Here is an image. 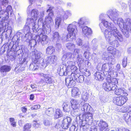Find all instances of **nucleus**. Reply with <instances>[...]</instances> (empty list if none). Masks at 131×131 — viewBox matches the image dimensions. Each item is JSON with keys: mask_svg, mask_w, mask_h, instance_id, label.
Instances as JSON below:
<instances>
[{"mask_svg": "<svg viewBox=\"0 0 131 131\" xmlns=\"http://www.w3.org/2000/svg\"><path fill=\"white\" fill-rule=\"evenodd\" d=\"M107 14L102 13L100 16V20H101V23L99 25L102 31H104L105 28H107L103 32L105 38L108 40V42L110 45L115 47H117L119 46L118 40L120 42H122L124 40L123 38L113 24L111 23H108L105 20L106 17L107 16L109 17Z\"/></svg>", "mask_w": 131, "mask_h": 131, "instance_id": "obj_1", "label": "nucleus"}, {"mask_svg": "<svg viewBox=\"0 0 131 131\" xmlns=\"http://www.w3.org/2000/svg\"><path fill=\"white\" fill-rule=\"evenodd\" d=\"M44 15V12L43 11L40 12V17L38 20L37 19L36 23H37L39 26L42 25L43 29L46 30V33L47 34H49L51 31L50 26L51 25V19L50 17L48 18H45V21L43 22V17Z\"/></svg>", "mask_w": 131, "mask_h": 131, "instance_id": "obj_2", "label": "nucleus"}, {"mask_svg": "<svg viewBox=\"0 0 131 131\" xmlns=\"http://www.w3.org/2000/svg\"><path fill=\"white\" fill-rule=\"evenodd\" d=\"M107 14L109 16V18L113 21L115 23H117L119 28L124 29V27L125 21L121 18H119L117 19L118 13V12L116 10H110L108 11Z\"/></svg>", "mask_w": 131, "mask_h": 131, "instance_id": "obj_3", "label": "nucleus"}, {"mask_svg": "<svg viewBox=\"0 0 131 131\" xmlns=\"http://www.w3.org/2000/svg\"><path fill=\"white\" fill-rule=\"evenodd\" d=\"M77 23L74 22L69 24L67 30L69 32V34L67 35L66 37L68 40L71 41L75 40V35L77 34L78 30L76 25Z\"/></svg>", "mask_w": 131, "mask_h": 131, "instance_id": "obj_4", "label": "nucleus"}, {"mask_svg": "<svg viewBox=\"0 0 131 131\" xmlns=\"http://www.w3.org/2000/svg\"><path fill=\"white\" fill-rule=\"evenodd\" d=\"M124 29H122V31L124 35L127 38L129 36V32H131V19L126 18L125 20Z\"/></svg>", "mask_w": 131, "mask_h": 131, "instance_id": "obj_5", "label": "nucleus"}, {"mask_svg": "<svg viewBox=\"0 0 131 131\" xmlns=\"http://www.w3.org/2000/svg\"><path fill=\"white\" fill-rule=\"evenodd\" d=\"M108 52H104L102 55V57L104 60H108L111 56L110 55L115 56L118 51L112 46H109L107 49Z\"/></svg>", "mask_w": 131, "mask_h": 131, "instance_id": "obj_6", "label": "nucleus"}, {"mask_svg": "<svg viewBox=\"0 0 131 131\" xmlns=\"http://www.w3.org/2000/svg\"><path fill=\"white\" fill-rule=\"evenodd\" d=\"M33 62L39 64L40 62L41 58L43 56V54L37 50H34L30 53Z\"/></svg>", "mask_w": 131, "mask_h": 131, "instance_id": "obj_7", "label": "nucleus"}, {"mask_svg": "<svg viewBox=\"0 0 131 131\" xmlns=\"http://www.w3.org/2000/svg\"><path fill=\"white\" fill-rule=\"evenodd\" d=\"M11 50L14 51L13 54L10 56V58L13 57V59H15L16 57L19 58L20 56H22L21 53V50L18 44H14L11 48Z\"/></svg>", "mask_w": 131, "mask_h": 131, "instance_id": "obj_8", "label": "nucleus"}, {"mask_svg": "<svg viewBox=\"0 0 131 131\" xmlns=\"http://www.w3.org/2000/svg\"><path fill=\"white\" fill-rule=\"evenodd\" d=\"M30 29H31V27L26 24L23 29L24 33L26 34L24 37L22 38V40L25 41H28L32 38V34L30 32Z\"/></svg>", "mask_w": 131, "mask_h": 131, "instance_id": "obj_9", "label": "nucleus"}, {"mask_svg": "<svg viewBox=\"0 0 131 131\" xmlns=\"http://www.w3.org/2000/svg\"><path fill=\"white\" fill-rule=\"evenodd\" d=\"M39 75L41 77H43V79H41L39 82L40 85V84H43V85H44L45 83L51 84L53 82V79L51 78L50 75L48 74H45L43 73H40Z\"/></svg>", "mask_w": 131, "mask_h": 131, "instance_id": "obj_10", "label": "nucleus"}, {"mask_svg": "<svg viewBox=\"0 0 131 131\" xmlns=\"http://www.w3.org/2000/svg\"><path fill=\"white\" fill-rule=\"evenodd\" d=\"M75 62L71 61H67L65 63V66L67 69L68 72H70V74H71L77 70V67L75 65Z\"/></svg>", "mask_w": 131, "mask_h": 131, "instance_id": "obj_11", "label": "nucleus"}, {"mask_svg": "<svg viewBox=\"0 0 131 131\" xmlns=\"http://www.w3.org/2000/svg\"><path fill=\"white\" fill-rule=\"evenodd\" d=\"M117 88V85L115 84H113L108 81L104 82L103 84V88L107 91L111 90H114Z\"/></svg>", "mask_w": 131, "mask_h": 131, "instance_id": "obj_12", "label": "nucleus"}, {"mask_svg": "<svg viewBox=\"0 0 131 131\" xmlns=\"http://www.w3.org/2000/svg\"><path fill=\"white\" fill-rule=\"evenodd\" d=\"M128 100L127 97H115L113 99V103L117 105L121 106L125 103Z\"/></svg>", "mask_w": 131, "mask_h": 131, "instance_id": "obj_13", "label": "nucleus"}, {"mask_svg": "<svg viewBox=\"0 0 131 131\" xmlns=\"http://www.w3.org/2000/svg\"><path fill=\"white\" fill-rule=\"evenodd\" d=\"M26 24L30 26L31 27V29L34 32H36L37 30L36 29L37 23L36 21L32 17L28 18L27 19Z\"/></svg>", "mask_w": 131, "mask_h": 131, "instance_id": "obj_14", "label": "nucleus"}, {"mask_svg": "<svg viewBox=\"0 0 131 131\" xmlns=\"http://www.w3.org/2000/svg\"><path fill=\"white\" fill-rule=\"evenodd\" d=\"M74 80L73 77H69L67 78H66V84L68 88L73 87L75 85V82Z\"/></svg>", "mask_w": 131, "mask_h": 131, "instance_id": "obj_15", "label": "nucleus"}, {"mask_svg": "<svg viewBox=\"0 0 131 131\" xmlns=\"http://www.w3.org/2000/svg\"><path fill=\"white\" fill-rule=\"evenodd\" d=\"M71 119L69 117H64L62 121V128L65 129H67L71 123Z\"/></svg>", "mask_w": 131, "mask_h": 131, "instance_id": "obj_16", "label": "nucleus"}, {"mask_svg": "<svg viewBox=\"0 0 131 131\" xmlns=\"http://www.w3.org/2000/svg\"><path fill=\"white\" fill-rule=\"evenodd\" d=\"M97 123L98 125L99 129L101 131H103L104 130L108 127L107 123L102 119L99 121H97Z\"/></svg>", "mask_w": 131, "mask_h": 131, "instance_id": "obj_17", "label": "nucleus"}, {"mask_svg": "<svg viewBox=\"0 0 131 131\" xmlns=\"http://www.w3.org/2000/svg\"><path fill=\"white\" fill-rule=\"evenodd\" d=\"M102 69L108 72V73L112 72V71H115V69L113 66L110 65L108 63L104 64L102 67ZM108 74H109L108 73Z\"/></svg>", "mask_w": 131, "mask_h": 131, "instance_id": "obj_18", "label": "nucleus"}, {"mask_svg": "<svg viewBox=\"0 0 131 131\" xmlns=\"http://www.w3.org/2000/svg\"><path fill=\"white\" fill-rule=\"evenodd\" d=\"M1 20V23L0 24H1V27H0L1 28L2 31L4 30L5 31V30L7 27L6 23L5 22V21H6L9 18V16H6L3 17Z\"/></svg>", "mask_w": 131, "mask_h": 131, "instance_id": "obj_19", "label": "nucleus"}, {"mask_svg": "<svg viewBox=\"0 0 131 131\" xmlns=\"http://www.w3.org/2000/svg\"><path fill=\"white\" fill-rule=\"evenodd\" d=\"M83 35L87 37H89L92 33L91 29L87 26H84L82 28Z\"/></svg>", "mask_w": 131, "mask_h": 131, "instance_id": "obj_20", "label": "nucleus"}, {"mask_svg": "<svg viewBox=\"0 0 131 131\" xmlns=\"http://www.w3.org/2000/svg\"><path fill=\"white\" fill-rule=\"evenodd\" d=\"M71 76H73L74 80L78 82L82 83L84 81V77L83 75L73 74H71Z\"/></svg>", "mask_w": 131, "mask_h": 131, "instance_id": "obj_21", "label": "nucleus"}, {"mask_svg": "<svg viewBox=\"0 0 131 131\" xmlns=\"http://www.w3.org/2000/svg\"><path fill=\"white\" fill-rule=\"evenodd\" d=\"M92 116V114L90 113L85 115V121L88 125H91L93 123Z\"/></svg>", "mask_w": 131, "mask_h": 131, "instance_id": "obj_22", "label": "nucleus"}, {"mask_svg": "<svg viewBox=\"0 0 131 131\" xmlns=\"http://www.w3.org/2000/svg\"><path fill=\"white\" fill-rule=\"evenodd\" d=\"M115 93L117 95L125 96L127 95L126 90L123 88H120L116 89L115 91Z\"/></svg>", "mask_w": 131, "mask_h": 131, "instance_id": "obj_23", "label": "nucleus"}, {"mask_svg": "<svg viewBox=\"0 0 131 131\" xmlns=\"http://www.w3.org/2000/svg\"><path fill=\"white\" fill-rule=\"evenodd\" d=\"M67 69L65 66H62L60 67V70L59 71V74L61 76L70 75V72H68Z\"/></svg>", "mask_w": 131, "mask_h": 131, "instance_id": "obj_24", "label": "nucleus"}, {"mask_svg": "<svg viewBox=\"0 0 131 131\" xmlns=\"http://www.w3.org/2000/svg\"><path fill=\"white\" fill-rule=\"evenodd\" d=\"M64 19L63 15H59L55 19V24L56 28H58L61 22L63 21Z\"/></svg>", "mask_w": 131, "mask_h": 131, "instance_id": "obj_25", "label": "nucleus"}, {"mask_svg": "<svg viewBox=\"0 0 131 131\" xmlns=\"http://www.w3.org/2000/svg\"><path fill=\"white\" fill-rule=\"evenodd\" d=\"M11 69L10 66L7 65H4L2 66L0 69V71L2 73H3V76L6 75V72H9Z\"/></svg>", "mask_w": 131, "mask_h": 131, "instance_id": "obj_26", "label": "nucleus"}, {"mask_svg": "<svg viewBox=\"0 0 131 131\" xmlns=\"http://www.w3.org/2000/svg\"><path fill=\"white\" fill-rule=\"evenodd\" d=\"M52 40L54 43H57L60 40V36L58 32H55L53 33Z\"/></svg>", "mask_w": 131, "mask_h": 131, "instance_id": "obj_27", "label": "nucleus"}, {"mask_svg": "<svg viewBox=\"0 0 131 131\" xmlns=\"http://www.w3.org/2000/svg\"><path fill=\"white\" fill-rule=\"evenodd\" d=\"M91 106L88 104L85 103L81 107V111L85 113H90L89 111L90 110Z\"/></svg>", "mask_w": 131, "mask_h": 131, "instance_id": "obj_28", "label": "nucleus"}, {"mask_svg": "<svg viewBox=\"0 0 131 131\" xmlns=\"http://www.w3.org/2000/svg\"><path fill=\"white\" fill-rule=\"evenodd\" d=\"M71 103L72 105V107L73 109H79L80 105L79 102L77 100L72 99L71 101Z\"/></svg>", "mask_w": 131, "mask_h": 131, "instance_id": "obj_29", "label": "nucleus"}, {"mask_svg": "<svg viewBox=\"0 0 131 131\" xmlns=\"http://www.w3.org/2000/svg\"><path fill=\"white\" fill-rule=\"evenodd\" d=\"M89 20L85 17H81L78 20V23L79 26L83 25H87L89 23Z\"/></svg>", "mask_w": 131, "mask_h": 131, "instance_id": "obj_30", "label": "nucleus"}, {"mask_svg": "<svg viewBox=\"0 0 131 131\" xmlns=\"http://www.w3.org/2000/svg\"><path fill=\"white\" fill-rule=\"evenodd\" d=\"M95 79L99 81H101L104 79V75L102 73L99 72H96L94 74Z\"/></svg>", "mask_w": 131, "mask_h": 131, "instance_id": "obj_31", "label": "nucleus"}, {"mask_svg": "<svg viewBox=\"0 0 131 131\" xmlns=\"http://www.w3.org/2000/svg\"><path fill=\"white\" fill-rule=\"evenodd\" d=\"M50 59V56H48L43 59L41 64L42 66L45 67L50 64H51Z\"/></svg>", "mask_w": 131, "mask_h": 131, "instance_id": "obj_32", "label": "nucleus"}, {"mask_svg": "<svg viewBox=\"0 0 131 131\" xmlns=\"http://www.w3.org/2000/svg\"><path fill=\"white\" fill-rule=\"evenodd\" d=\"M31 16L32 17H34L36 21L37 18L40 17V13H39L38 10L37 9H32L31 12Z\"/></svg>", "mask_w": 131, "mask_h": 131, "instance_id": "obj_33", "label": "nucleus"}, {"mask_svg": "<svg viewBox=\"0 0 131 131\" xmlns=\"http://www.w3.org/2000/svg\"><path fill=\"white\" fill-rule=\"evenodd\" d=\"M39 64H37L36 63L32 62V63H30L29 66V69L32 71L36 70L39 68Z\"/></svg>", "mask_w": 131, "mask_h": 131, "instance_id": "obj_34", "label": "nucleus"}, {"mask_svg": "<svg viewBox=\"0 0 131 131\" xmlns=\"http://www.w3.org/2000/svg\"><path fill=\"white\" fill-rule=\"evenodd\" d=\"M84 122V121H82L80 123V129L81 130L83 131H87L89 129V125L86 124L84 125L83 124V122Z\"/></svg>", "mask_w": 131, "mask_h": 131, "instance_id": "obj_35", "label": "nucleus"}, {"mask_svg": "<svg viewBox=\"0 0 131 131\" xmlns=\"http://www.w3.org/2000/svg\"><path fill=\"white\" fill-rule=\"evenodd\" d=\"M48 36L45 35H42L41 37V43L43 45L47 44L49 41Z\"/></svg>", "mask_w": 131, "mask_h": 131, "instance_id": "obj_36", "label": "nucleus"}, {"mask_svg": "<svg viewBox=\"0 0 131 131\" xmlns=\"http://www.w3.org/2000/svg\"><path fill=\"white\" fill-rule=\"evenodd\" d=\"M53 8V7L51 6H50L49 8L47 10V12L50 13L48 14V16H46L45 18H50L51 19V25L53 24V21L51 16H52L53 15V12H52V9Z\"/></svg>", "mask_w": 131, "mask_h": 131, "instance_id": "obj_37", "label": "nucleus"}, {"mask_svg": "<svg viewBox=\"0 0 131 131\" xmlns=\"http://www.w3.org/2000/svg\"><path fill=\"white\" fill-rule=\"evenodd\" d=\"M110 75L108 76L107 77L106 79V81H108L112 83L113 84H117L118 82V80L116 78H113L111 79Z\"/></svg>", "mask_w": 131, "mask_h": 131, "instance_id": "obj_38", "label": "nucleus"}, {"mask_svg": "<svg viewBox=\"0 0 131 131\" xmlns=\"http://www.w3.org/2000/svg\"><path fill=\"white\" fill-rule=\"evenodd\" d=\"M63 115V114L61 110L59 109H57L56 110L54 116L55 118H58L62 116Z\"/></svg>", "mask_w": 131, "mask_h": 131, "instance_id": "obj_39", "label": "nucleus"}, {"mask_svg": "<svg viewBox=\"0 0 131 131\" xmlns=\"http://www.w3.org/2000/svg\"><path fill=\"white\" fill-rule=\"evenodd\" d=\"M55 49L54 47L52 46H48L46 50L47 54H52L54 52Z\"/></svg>", "mask_w": 131, "mask_h": 131, "instance_id": "obj_40", "label": "nucleus"}, {"mask_svg": "<svg viewBox=\"0 0 131 131\" xmlns=\"http://www.w3.org/2000/svg\"><path fill=\"white\" fill-rule=\"evenodd\" d=\"M131 114L129 113H125L124 115L123 118L128 123L130 121H131Z\"/></svg>", "mask_w": 131, "mask_h": 131, "instance_id": "obj_41", "label": "nucleus"}, {"mask_svg": "<svg viewBox=\"0 0 131 131\" xmlns=\"http://www.w3.org/2000/svg\"><path fill=\"white\" fill-rule=\"evenodd\" d=\"M63 110L65 112H69L70 110V106L66 103H64L62 105Z\"/></svg>", "mask_w": 131, "mask_h": 131, "instance_id": "obj_42", "label": "nucleus"}, {"mask_svg": "<svg viewBox=\"0 0 131 131\" xmlns=\"http://www.w3.org/2000/svg\"><path fill=\"white\" fill-rule=\"evenodd\" d=\"M62 14L64 15H63L64 19H67L69 17L71 16L72 15L71 11L69 10H67L66 11H63Z\"/></svg>", "mask_w": 131, "mask_h": 131, "instance_id": "obj_43", "label": "nucleus"}, {"mask_svg": "<svg viewBox=\"0 0 131 131\" xmlns=\"http://www.w3.org/2000/svg\"><path fill=\"white\" fill-rule=\"evenodd\" d=\"M76 61L77 63L79 64H81L84 61V59H83L82 56L81 54H78L76 59Z\"/></svg>", "mask_w": 131, "mask_h": 131, "instance_id": "obj_44", "label": "nucleus"}, {"mask_svg": "<svg viewBox=\"0 0 131 131\" xmlns=\"http://www.w3.org/2000/svg\"><path fill=\"white\" fill-rule=\"evenodd\" d=\"M114 56H111L108 60V63L111 66H113L116 63V60Z\"/></svg>", "mask_w": 131, "mask_h": 131, "instance_id": "obj_45", "label": "nucleus"}, {"mask_svg": "<svg viewBox=\"0 0 131 131\" xmlns=\"http://www.w3.org/2000/svg\"><path fill=\"white\" fill-rule=\"evenodd\" d=\"M79 90L77 88H74L71 90L72 95L73 97L78 95L79 94Z\"/></svg>", "mask_w": 131, "mask_h": 131, "instance_id": "obj_46", "label": "nucleus"}, {"mask_svg": "<svg viewBox=\"0 0 131 131\" xmlns=\"http://www.w3.org/2000/svg\"><path fill=\"white\" fill-rule=\"evenodd\" d=\"M79 109L75 108V109H72L71 113V115L73 117L78 116L79 115Z\"/></svg>", "mask_w": 131, "mask_h": 131, "instance_id": "obj_47", "label": "nucleus"}, {"mask_svg": "<svg viewBox=\"0 0 131 131\" xmlns=\"http://www.w3.org/2000/svg\"><path fill=\"white\" fill-rule=\"evenodd\" d=\"M66 47L68 50L72 51L75 47V45L72 43H69L66 44Z\"/></svg>", "mask_w": 131, "mask_h": 131, "instance_id": "obj_48", "label": "nucleus"}, {"mask_svg": "<svg viewBox=\"0 0 131 131\" xmlns=\"http://www.w3.org/2000/svg\"><path fill=\"white\" fill-rule=\"evenodd\" d=\"M6 12H7V15L9 16L10 15L11 16L12 13L13 12V10L12 6L10 5L8 6L6 8V9L5 10Z\"/></svg>", "mask_w": 131, "mask_h": 131, "instance_id": "obj_49", "label": "nucleus"}, {"mask_svg": "<svg viewBox=\"0 0 131 131\" xmlns=\"http://www.w3.org/2000/svg\"><path fill=\"white\" fill-rule=\"evenodd\" d=\"M24 55V58L23 57L22 55L21 57L20 56L19 58H17L19 59V63L20 64H22L26 61L28 56L27 54H25Z\"/></svg>", "mask_w": 131, "mask_h": 131, "instance_id": "obj_50", "label": "nucleus"}, {"mask_svg": "<svg viewBox=\"0 0 131 131\" xmlns=\"http://www.w3.org/2000/svg\"><path fill=\"white\" fill-rule=\"evenodd\" d=\"M92 48L94 50H95L98 48V43L97 42L96 40L95 39H93L92 41Z\"/></svg>", "mask_w": 131, "mask_h": 131, "instance_id": "obj_51", "label": "nucleus"}, {"mask_svg": "<svg viewBox=\"0 0 131 131\" xmlns=\"http://www.w3.org/2000/svg\"><path fill=\"white\" fill-rule=\"evenodd\" d=\"M89 94L86 92H84L82 94L81 98L82 100L86 101L88 100Z\"/></svg>", "mask_w": 131, "mask_h": 131, "instance_id": "obj_52", "label": "nucleus"}, {"mask_svg": "<svg viewBox=\"0 0 131 131\" xmlns=\"http://www.w3.org/2000/svg\"><path fill=\"white\" fill-rule=\"evenodd\" d=\"M26 42H29V45L30 46L31 48L32 47H34L37 43L34 39H32L31 38L29 41Z\"/></svg>", "mask_w": 131, "mask_h": 131, "instance_id": "obj_53", "label": "nucleus"}, {"mask_svg": "<svg viewBox=\"0 0 131 131\" xmlns=\"http://www.w3.org/2000/svg\"><path fill=\"white\" fill-rule=\"evenodd\" d=\"M53 112V110L52 108H49L46 111V113L48 116H50L52 115Z\"/></svg>", "mask_w": 131, "mask_h": 131, "instance_id": "obj_54", "label": "nucleus"}, {"mask_svg": "<svg viewBox=\"0 0 131 131\" xmlns=\"http://www.w3.org/2000/svg\"><path fill=\"white\" fill-rule=\"evenodd\" d=\"M31 125L29 124H26L24 126V131H31L30 129Z\"/></svg>", "mask_w": 131, "mask_h": 131, "instance_id": "obj_55", "label": "nucleus"}, {"mask_svg": "<svg viewBox=\"0 0 131 131\" xmlns=\"http://www.w3.org/2000/svg\"><path fill=\"white\" fill-rule=\"evenodd\" d=\"M50 57V60H51V64H54L56 62L57 58V56L55 55L51 56Z\"/></svg>", "mask_w": 131, "mask_h": 131, "instance_id": "obj_56", "label": "nucleus"}, {"mask_svg": "<svg viewBox=\"0 0 131 131\" xmlns=\"http://www.w3.org/2000/svg\"><path fill=\"white\" fill-rule=\"evenodd\" d=\"M43 29L40 28L38 29L37 31H36V32H37L38 35L39 36L41 35H44L43 34H45V31H46V30L45 29H44L43 28Z\"/></svg>", "mask_w": 131, "mask_h": 131, "instance_id": "obj_57", "label": "nucleus"}, {"mask_svg": "<svg viewBox=\"0 0 131 131\" xmlns=\"http://www.w3.org/2000/svg\"><path fill=\"white\" fill-rule=\"evenodd\" d=\"M1 8H2V7H1ZM7 12H6L5 10L1 9L0 11V18L2 17L8 16L7 15Z\"/></svg>", "mask_w": 131, "mask_h": 131, "instance_id": "obj_58", "label": "nucleus"}, {"mask_svg": "<svg viewBox=\"0 0 131 131\" xmlns=\"http://www.w3.org/2000/svg\"><path fill=\"white\" fill-rule=\"evenodd\" d=\"M0 3L2 6L5 7L8 4V0H0Z\"/></svg>", "mask_w": 131, "mask_h": 131, "instance_id": "obj_59", "label": "nucleus"}, {"mask_svg": "<svg viewBox=\"0 0 131 131\" xmlns=\"http://www.w3.org/2000/svg\"><path fill=\"white\" fill-rule=\"evenodd\" d=\"M124 110V112H131V105L129 106L126 107H124L123 108Z\"/></svg>", "mask_w": 131, "mask_h": 131, "instance_id": "obj_60", "label": "nucleus"}, {"mask_svg": "<svg viewBox=\"0 0 131 131\" xmlns=\"http://www.w3.org/2000/svg\"><path fill=\"white\" fill-rule=\"evenodd\" d=\"M33 126L35 128H38L40 127V125L38 123L37 121L34 120L33 121Z\"/></svg>", "mask_w": 131, "mask_h": 131, "instance_id": "obj_61", "label": "nucleus"}, {"mask_svg": "<svg viewBox=\"0 0 131 131\" xmlns=\"http://www.w3.org/2000/svg\"><path fill=\"white\" fill-rule=\"evenodd\" d=\"M35 40L37 43V42L39 43L40 42H41V39L40 36L38 35H36L34 37Z\"/></svg>", "mask_w": 131, "mask_h": 131, "instance_id": "obj_62", "label": "nucleus"}, {"mask_svg": "<svg viewBox=\"0 0 131 131\" xmlns=\"http://www.w3.org/2000/svg\"><path fill=\"white\" fill-rule=\"evenodd\" d=\"M6 37H7L8 36H10V35L12 32V28L10 29H8L6 30Z\"/></svg>", "mask_w": 131, "mask_h": 131, "instance_id": "obj_63", "label": "nucleus"}, {"mask_svg": "<svg viewBox=\"0 0 131 131\" xmlns=\"http://www.w3.org/2000/svg\"><path fill=\"white\" fill-rule=\"evenodd\" d=\"M51 123L50 121L47 119L44 120L43 121V124L44 125L46 126H49Z\"/></svg>", "mask_w": 131, "mask_h": 131, "instance_id": "obj_64", "label": "nucleus"}]
</instances>
